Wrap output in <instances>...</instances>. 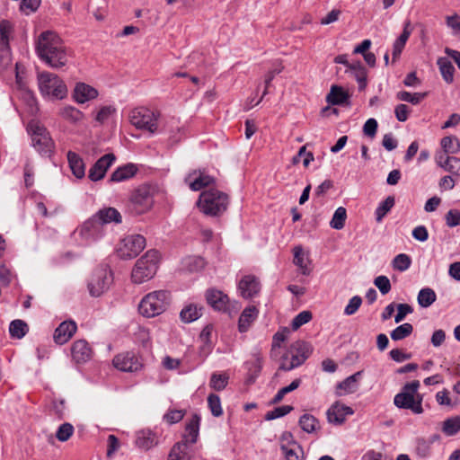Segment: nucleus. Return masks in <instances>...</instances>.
<instances>
[{
  "label": "nucleus",
  "instance_id": "31",
  "mask_svg": "<svg viewBox=\"0 0 460 460\" xmlns=\"http://www.w3.org/2000/svg\"><path fill=\"white\" fill-rule=\"evenodd\" d=\"M58 115L64 120L72 124H78L84 119V114L80 110L71 105L61 108L58 111Z\"/></svg>",
  "mask_w": 460,
  "mask_h": 460
},
{
  "label": "nucleus",
  "instance_id": "37",
  "mask_svg": "<svg viewBox=\"0 0 460 460\" xmlns=\"http://www.w3.org/2000/svg\"><path fill=\"white\" fill-rule=\"evenodd\" d=\"M440 145L446 154H457L460 152V141L455 136L444 137L440 141Z\"/></svg>",
  "mask_w": 460,
  "mask_h": 460
},
{
  "label": "nucleus",
  "instance_id": "54",
  "mask_svg": "<svg viewBox=\"0 0 460 460\" xmlns=\"http://www.w3.org/2000/svg\"><path fill=\"white\" fill-rule=\"evenodd\" d=\"M14 274L4 262L0 261V282L3 286H9L12 282Z\"/></svg>",
  "mask_w": 460,
  "mask_h": 460
},
{
  "label": "nucleus",
  "instance_id": "39",
  "mask_svg": "<svg viewBox=\"0 0 460 460\" xmlns=\"http://www.w3.org/2000/svg\"><path fill=\"white\" fill-rule=\"evenodd\" d=\"M280 449L284 454L286 460H301L303 456V448L297 443L288 447V445L280 446Z\"/></svg>",
  "mask_w": 460,
  "mask_h": 460
},
{
  "label": "nucleus",
  "instance_id": "9",
  "mask_svg": "<svg viewBox=\"0 0 460 460\" xmlns=\"http://www.w3.org/2000/svg\"><path fill=\"white\" fill-rule=\"evenodd\" d=\"M157 119L158 114L145 107L135 108L129 113V121L133 126L152 134L157 130Z\"/></svg>",
  "mask_w": 460,
  "mask_h": 460
},
{
  "label": "nucleus",
  "instance_id": "20",
  "mask_svg": "<svg viewBox=\"0 0 460 460\" xmlns=\"http://www.w3.org/2000/svg\"><path fill=\"white\" fill-rule=\"evenodd\" d=\"M97 96L98 91L85 83H77L73 91V99L79 104L93 100Z\"/></svg>",
  "mask_w": 460,
  "mask_h": 460
},
{
  "label": "nucleus",
  "instance_id": "59",
  "mask_svg": "<svg viewBox=\"0 0 460 460\" xmlns=\"http://www.w3.org/2000/svg\"><path fill=\"white\" fill-rule=\"evenodd\" d=\"M40 1L41 0H22L20 9L22 12L29 14L39 8Z\"/></svg>",
  "mask_w": 460,
  "mask_h": 460
},
{
  "label": "nucleus",
  "instance_id": "48",
  "mask_svg": "<svg viewBox=\"0 0 460 460\" xmlns=\"http://www.w3.org/2000/svg\"><path fill=\"white\" fill-rule=\"evenodd\" d=\"M411 264V257L405 253H400L396 255L392 261V266L394 270L401 272L407 270L410 268Z\"/></svg>",
  "mask_w": 460,
  "mask_h": 460
},
{
  "label": "nucleus",
  "instance_id": "60",
  "mask_svg": "<svg viewBox=\"0 0 460 460\" xmlns=\"http://www.w3.org/2000/svg\"><path fill=\"white\" fill-rule=\"evenodd\" d=\"M184 417V411L181 410H171L164 416V420L169 424H174L181 421Z\"/></svg>",
  "mask_w": 460,
  "mask_h": 460
},
{
  "label": "nucleus",
  "instance_id": "57",
  "mask_svg": "<svg viewBox=\"0 0 460 460\" xmlns=\"http://www.w3.org/2000/svg\"><path fill=\"white\" fill-rule=\"evenodd\" d=\"M362 304V298L359 296H354L351 297L344 309V314L352 315L354 314Z\"/></svg>",
  "mask_w": 460,
  "mask_h": 460
},
{
  "label": "nucleus",
  "instance_id": "6",
  "mask_svg": "<svg viewBox=\"0 0 460 460\" xmlns=\"http://www.w3.org/2000/svg\"><path fill=\"white\" fill-rule=\"evenodd\" d=\"M39 89L42 96L54 100H62L67 95L64 81L56 74L42 72L38 75Z\"/></svg>",
  "mask_w": 460,
  "mask_h": 460
},
{
  "label": "nucleus",
  "instance_id": "5",
  "mask_svg": "<svg viewBox=\"0 0 460 460\" xmlns=\"http://www.w3.org/2000/svg\"><path fill=\"white\" fill-rule=\"evenodd\" d=\"M170 300V293L166 290L148 293L140 301L138 311L145 317H155L166 310Z\"/></svg>",
  "mask_w": 460,
  "mask_h": 460
},
{
  "label": "nucleus",
  "instance_id": "45",
  "mask_svg": "<svg viewBox=\"0 0 460 460\" xmlns=\"http://www.w3.org/2000/svg\"><path fill=\"white\" fill-rule=\"evenodd\" d=\"M442 431L447 436H454L460 431V416L447 419L443 422Z\"/></svg>",
  "mask_w": 460,
  "mask_h": 460
},
{
  "label": "nucleus",
  "instance_id": "22",
  "mask_svg": "<svg viewBox=\"0 0 460 460\" xmlns=\"http://www.w3.org/2000/svg\"><path fill=\"white\" fill-rule=\"evenodd\" d=\"M199 424L200 417L198 414L192 415L186 424L185 432L183 434L182 440L180 443H184L186 447L195 444L199 434Z\"/></svg>",
  "mask_w": 460,
  "mask_h": 460
},
{
  "label": "nucleus",
  "instance_id": "15",
  "mask_svg": "<svg viewBox=\"0 0 460 460\" xmlns=\"http://www.w3.org/2000/svg\"><path fill=\"white\" fill-rule=\"evenodd\" d=\"M113 365L117 369L124 372H136L142 367L138 358L129 352L117 355L113 358Z\"/></svg>",
  "mask_w": 460,
  "mask_h": 460
},
{
  "label": "nucleus",
  "instance_id": "61",
  "mask_svg": "<svg viewBox=\"0 0 460 460\" xmlns=\"http://www.w3.org/2000/svg\"><path fill=\"white\" fill-rule=\"evenodd\" d=\"M411 313H412V307L410 305H408V304L397 305V314H395L394 322L396 323H401L405 318V316Z\"/></svg>",
  "mask_w": 460,
  "mask_h": 460
},
{
  "label": "nucleus",
  "instance_id": "34",
  "mask_svg": "<svg viewBox=\"0 0 460 460\" xmlns=\"http://www.w3.org/2000/svg\"><path fill=\"white\" fill-rule=\"evenodd\" d=\"M437 65L444 81L447 84H452L454 82V74L456 69L451 61L447 58H438Z\"/></svg>",
  "mask_w": 460,
  "mask_h": 460
},
{
  "label": "nucleus",
  "instance_id": "30",
  "mask_svg": "<svg viewBox=\"0 0 460 460\" xmlns=\"http://www.w3.org/2000/svg\"><path fill=\"white\" fill-rule=\"evenodd\" d=\"M293 252L294 264L299 268L303 275L308 276L311 273V269L309 268L310 259L308 255L304 252L301 246H296Z\"/></svg>",
  "mask_w": 460,
  "mask_h": 460
},
{
  "label": "nucleus",
  "instance_id": "16",
  "mask_svg": "<svg viewBox=\"0 0 460 460\" xmlns=\"http://www.w3.org/2000/svg\"><path fill=\"white\" fill-rule=\"evenodd\" d=\"M116 157L113 154H107L98 159L89 170V178L93 181H99L105 176L107 170L111 166Z\"/></svg>",
  "mask_w": 460,
  "mask_h": 460
},
{
  "label": "nucleus",
  "instance_id": "33",
  "mask_svg": "<svg viewBox=\"0 0 460 460\" xmlns=\"http://www.w3.org/2000/svg\"><path fill=\"white\" fill-rule=\"evenodd\" d=\"M349 98L348 93L342 87L332 85L326 96V102L331 105H342L348 102Z\"/></svg>",
  "mask_w": 460,
  "mask_h": 460
},
{
  "label": "nucleus",
  "instance_id": "58",
  "mask_svg": "<svg viewBox=\"0 0 460 460\" xmlns=\"http://www.w3.org/2000/svg\"><path fill=\"white\" fill-rule=\"evenodd\" d=\"M374 284L383 295L387 294L391 290V283L386 276L376 277Z\"/></svg>",
  "mask_w": 460,
  "mask_h": 460
},
{
  "label": "nucleus",
  "instance_id": "1",
  "mask_svg": "<svg viewBox=\"0 0 460 460\" xmlns=\"http://www.w3.org/2000/svg\"><path fill=\"white\" fill-rule=\"evenodd\" d=\"M39 57L52 68H60L67 63V49L60 37L53 31L42 32L37 42Z\"/></svg>",
  "mask_w": 460,
  "mask_h": 460
},
{
  "label": "nucleus",
  "instance_id": "41",
  "mask_svg": "<svg viewBox=\"0 0 460 460\" xmlns=\"http://www.w3.org/2000/svg\"><path fill=\"white\" fill-rule=\"evenodd\" d=\"M229 376L225 373H213L209 380V386L215 391H222L228 385Z\"/></svg>",
  "mask_w": 460,
  "mask_h": 460
},
{
  "label": "nucleus",
  "instance_id": "62",
  "mask_svg": "<svg viewBox=\"0 0 460 460\" xmlns=\"http://www.w3.org/2000/svg\"><path fill=\"white\" fill-rule=\"evenodd\" d=\"M411 109L406 104H398L394 109V114L398 121L404 122L408 119Z\"/></svg>",
  "mask_w": 460,
  "mask_h": 460
},
{
  "label": "nucleus",
  "instance_id": "51",
  "mask_svg": "<svg viewBox=\"0 0 460 460\" xmlns=\"http://www.w3.org/2000/svg\"><path fill=\"white\" fill-rule=\"evenodd\" d=\"M73 433H74L73 425L68 422H65L58 427L57 433H56V437L59 441L65 442L70 438V437L73 435Z\"/></svg>",
  "mask_w": 460,
  "mask_h": 460
},
{
  "label": "nucleus",
  "instance_id": "38",
  "mask_svg": "<svg viewBox=\"0 0 460 460\" xmlns=\"http://www.w3.org/2000/svg\"><path fill=\"white\" fill-rule=\"evenodd\" d=\"M437 299L435 291L430 288H425L420 290L418 294V303L421 307L430 306Z\"/></svg>",
  "mask_w": 460,
  "mask_h": 460
},
{
  "label": "nucleus",
  "instance_id": "23",
  "mask_svg": "<svg viewBox=\"0 0 460 460\" xmlns=\"http://www.w3.org/2000/svg\"><path fill=\"white\" fill-rule=\"evenodd\" d=\"M76 329L77 326L74 321L61 323L54 332L55 342L60 345L66 343L75 333Z\"/></svg>",
  "mask_w": 460,
  "mask_h": 460
},
{
  "label": "nucleus",
  "instance_id": "36",
  "mask_svg": "<svg viewBox=\"0 0 460 460\" xmlns=\"http://www.w3.org/2000/svg\"><path fill=\"white\" fill-rule=\"evenodd\" d=\"M168 460H190L188 447L184 443H176L169 453Z\"/></svg>",
  "mask_w": 460,
  "mask_h": 460
},
{
  "label": "nucleus",
  "instance_id": "27",
  "mask_svg": "<svg viewBox=\"0 0 460 460\" xmlns=\"http://www.w3.org/2000/svg\"><path fill=\"white\" fill-rule=\"evenodd\" d=\"M259 311L256 306L251 305L246 307L241 314L238 321V330L240 332H245L251 324L258 317Z\"/></svg>",
  "mask_w": 460,
  "mask_h": 460
},
{
  "label": "nucleus",
  "instance_id": "21",
  "mask_svg": "<svg viewBox=\"0 0 460 460\" xmlns=\"http://www.w3.org/2000/svg\"><path fill=\"white\" fill-rule=\"evenodd\" d=\"M72 358L76 363H85L93 355V350L85 340L75 341L71 348Z\"/></svg>",
  "mask_w": 460,
  "mask_h": 460
},
{
  "label": "nucleus",
  "instance_id": "64",
  "mask_svg": "<svg viewBox=\"0 0 460 460\" xmlns=\"http://www.w3.org/2000/svg\"><path fill=\"white\" fill-rule=\"evenodd\" d=\"M115 111V109L111 106H103L101 108V110L97 112L95 119L96 121L100 123L105 122L110 116Z\"/></svg>",
  "mask_w": 460,
  "mask_h": 460
},
{
  "label": "nucleus",
  "instance_id": "35",
  "mask_svg": "<svg viewBox=\"0 0 460 460\" xmlns=\"http://www.w3.org/2000/svg\"><path fill=\"white\" fill-rule=\"evenodd\" d=\"M202 306L194 304L187 305L180 313L181 320L184 323H192L202 315Z\"/></svg>",
  "mask_w": 460,
  "mask_h": 460
},
{
  "label": "nucleus",
  "instance_id": "10",
  "mask_svg": "<svg viewBox=\"0 0 460 460\" xmlns=\"http://www.w3.org/2000/svg\"><path fill=\"white\" fill-rule=\"evenodd\" d=\"M112 274L108 266L97 268L88 282V289L93 296H100L112 283Z\"/></svg>",
  "mask_w": 460,
  "mask_h": 460
},
{
  "label": "nucleus",
  "instance_id": "17",
  "mask_svg": "<svg viewBox=\"0 0 460 460\" xmlns=\"http://www.w3.org/2000/svg\"><path fill=\"white\" fill-rule=\"evenodd\" d=\"M206 300L208 304L215 310L226 312L229 308V297L222 291L210 288L206 292Z\"/></svg>",
  "mask_w": 460,
  "mask_h": 460
},
{
  "label": "nucleus",
  "instance_id": "2",
  "mask_svg": "<svg viewBox=\"0 0 460 460\" xmlns=\"http://www.w3.org/2000/svg\"><path fill=\"white\" fill-rule=\"evenodd\" d=\"M229 195L215 188L203 190L197 201L199 210L207 216L219 217L229 206Z\"/></svg>",
  "mask_w": 460,
  "mask_h": 460
},
{
  "label": "nucleus",
  "instance_id": "28",
  "mask_svg": "<svg viewBox=\"0 0 460 460\" xmlns=\"http://www.w3.org/2000/svg\"><path fill=\"white\" fill-rule=\"evenodd\" d=\"M361 375V372L358 371L347 378H345L342 382L337 385V394L341 396L344 394H353L358 388V381Z\"/></svg>",
  "mask_w": 460,
  "mask_h": 460
},
{
  "label": "nucleus",
  "instance_id": "55",
  "mask_svg": "<svg viewBox=\"0 0 460 460\" xmlns=\"http://www.w3.org/2000/svg\"><path fill=\"white\" fill-rule=\"evenodd\" d=\"M312 319V314L309 311L300 312L292 321V328L294 330L298 329L303 324L307 323Z\"/></svg>",
  "mask_w": 460,
  "mask_h": 460
},
{
  "label": "nucleus",
  "instance_id": "14",
  "mask_svg": "<svg viewBox=\"0 0 460 460\" xmlns=\"http://www.w3.org/2000/svg\"><path fill=\"white\" fill-rule=\"evenodd\" d=\"M184 181L193 191L213 186L216 183V179L213 176L200 169L190 172Z\"/></svg>",
  "mask_w": 460,
  "mask_h": 460
},
{
  "label": "nucleus",
  "instance_id": "63",
  "mask_svg": "<svg viewBox=\"0 0 460 460\" xmlns=\"http://www.w3.org/2000/svg\"><path fill=\"white\" fill-rule=\"evenodd\" d=\"M377 121L375 119H368L363 126V133L373 138L377 131Z\"/></svg>",
  "mask_w": 460,
  "mask_h": 460
},
{
  "label": "nucleus",
  "instance_id": "47",
  "mask_svg": "<svg viewBox=\"0 0 460 460\" xmlns=\"http://www.w3.org/2000/svg\"><path fill=\"white\" fill-rule=\"evenodd\" d=\"M10 335L13 338L21 339L28 332V325L22 320H13L9 327Z\"/></svg>",
  "mask_w": 460,
  "mask_h": 460
},
{
  "label": "nucleus",
  "instance_id": "56",
  "mask_svg": "<svg viewBox=\"0 0 460 460\" xmlns=\"http://www.w3.org/2000/svg\"><path fill=\"white\" fill-rule=\"evenodd\" d=\"M446 225L448 227H456L460 226V210L458 209H450L445 215Z\"/></svg>",
  "mask_w": 460,
  "mask_h": 460
},
{
  "label": "nucleus",
  "instance_id": "19",
  "mask_svg": "<svg viewBox=\"0 0 460 460\" xmlns=\"http://www.w3.org/2000/svg\"><path fill=\"white\" fill-rule=\"evenodd\" d=\"M354 411L350 407L335 402L327 411L326 414L330 423L341 425L345 421L348 415H352Z\"/></svg>",
  "mask_w": 460,
  "mask_h": 460
},
{
  "label": "nucleus",
  "instance_id": "18",
  "mask_svg": "<svg viewBox=\"0 0 460 460\" xmlns=\"http://www.w3.org/2000/svg\"><path fill=\"white\" fill-rule=\"evenodd\" d=\"M238 289L241 296L245 298H252L256 296L261 289V284L253 275H246L241 279L238 284Z\"/></svg>",
  "mask_w": 460,
  "mask_h": 460
},
{
  "label": "nucleus",
  "instance_id": "53",
  "mask_svg": "<svg viewBox=\"0 0 460 460\" xmlns=\"http://www.w3.org/2000/svg\"><path fill=\"white\" fill-rule=\"evenodd\" d=\"M444 169L455 175L460 176V158L456 156L446 157Z\"/></svg>",
  "mask_w": 460,
  "mask_h": 460
},
{
  "label": "nucleus",
  "instance_id": "29",
  "mask_svg": "<svg viewBox=\"0 0 460 460\" xmlns=\"http://www.w3.org/2000/svg\"><path fill=\"white\" fill-rule=\"evenodd\" d=\"M137 167L134 164H127L117 168L111 175V181L120 182L131 179L136 175Z\"/></svg>",
  "mask_w": 460,
  "mask_h": 460
},
{
  "label": "nucleus",
  "instance_id": "12",
  "mask_svg": "<svg viewBox=\"0 0 460 460\" xmlns=\"http://www.w3.org/2000/svg\"><path fill=\"white\" fill-rule=\"evenodd\" d=\"M146 246V239L140 234L126 236L118 248V254L122 259H131L137 256Z\"/></svg>",
  "mask_w": 460,
  "mask_h": 460
},
{
  "label": "nucleus",
  "instance_id": "7",
  "mask_svg": "<svg viewBox=\"0 0 460 460\" xmlns=\"http://www.w3.org/2000/svg\"><path fill=\"white\" fill-rule=\"evenodd\" d=\"M154 205L153 190L148 185L139 186L131 195L128 203V210L134 216L149 211Z\"/></svg>",
  "mask_w": 460,
  "mask_h": 460
},
{
  "label": "nucleus",
  "instance_id": "24",
  "mask_svg": "<svg viewBox=\"0 0 460 460\" xmlns=\"http://www.w3.org/2000/svg\"><path fill=\"white\" fill-rule=\"evenodd\" d=\"M136 446L142 450H149L158 444L157 436L150 429H141L136 433Z\"/></svg>",
  "mask_w": 460,
  "mask_h": 460
},
{
  "label": "nucleus",
  "instance_id": "40",
  "mask_svg": "<svg viewBox=\"0 0 460 460\" xmlns=\"http://www.w3.org/2000/svg\"><path fill=\"white\" fill-rule=\"evenodd\" d=\"M395 199L394 196H388L384 201H382L376 209V220L379 223L383 220L385 215L394 206Z\"/></svg>",
  "mask_w": 460,
  "mask_h": 460
},
{
  "label": "nucleus",
  "instance_id": "49",
  "mask_svg": "<svg viewBox=\"0 0 460 460\" xmlns=\"http://www.w3.org/2000/svg\"><path fill=\"white\" fill-rule=\"evenodd\" d=\"M208 406L214 417H220L223 415L221 400L217 394H210L208 396Z\"/></svg>",
  "mask_w": 460,
  "mask_h": 460
},
{
  "label": "nucleus",
  "instance_id": "11",
  "mask_svg": "<svg viewBox=\"0 0 460 460\" xmlns=\"http://www.w3.org/2000/svg\"><path fill=\"white\" fill-rule=\"evenodd\" d=\"M29 131L31 134L32 145L38 152L45 155L51 152L53 142L46 128L39 122L31 121Z\"/></svg>",
  "mask_w": 460,
  "mask_h": 460
},
{
  "label": "nucleus",
  "instance_id": "43",
  "mask_svg": "<svg viewBox=\"0 0 460 460\" xmlns=\"http://www.w3.org/2000/svg\"><path fill=\"white\" fill-rule=\"evenodd\" d=\"M427 96V93H411L406 91L398 92L396 98L402 102H410L413 105L419 104Z\"/></svg>",
  "mask_w": 460,
  "mask_h": 460
},
{
  "label": "nucleus",
  "instance_id": "4",
  "mask_svg": "<svg viewBox=\"0 0 460 460\" xmlns=\"http://www.w3.org/2000/svg\"><path fill=\"white\" fill-rule=\"evenodd\" d=\"M159 257L158 251L149 250L139 258L132 270V281L136 284H141L151 279L156 273Z\"/></svg>",
  "mask_w": 460,
  "mask_h": 460
},
{
  "label": "nucleus",
  "instance_id": "26",
  "mask_svg": "<svg viewBox=\"0 0 460 460\" xmlns=\"http://www.w3.org/2000/svg\"><path fill=\"white\" fill-rule=\"evenodd\" d=\"M93 217L102 223V227L110 223H121L122 217L120 213L114 208H103L100 209Z\"/></svg>",
  "mask_w": 460,
  "mask_h": 460
},
{
  "label": "nucleus",
  "instance_id": "8",
  "mask_svg": "<svg viewBox=\"0 0 460 460\" xmlns=\"http://www.w3.org/2000/svg\"><path fill=\"white\" fill-rule=\"evenodd\" d=\"M312 351L313 348L308 342L303 341H296L293 342L289 348L291 360L290 362H288V357H284L279 366V369L289 371L301 366L309 358Z\"/></svg>",
  "mask_w": 460,
  "mask_h": 460
},
{
  "label": "nucleus",
  "instance_id": "25",
  "mask_svg": "<svg viewBox=\"0 0 460 460\" xmlns=\"http://www.w3.org/2000/svg\"><path fill=\"white\" fill-rule=\"evenodd\" d=\"M411 22L407 21L404 23L403 31L401 35L395 40L393 45V63L400 58L402 49L405 47L407 40L411 34Z\"/></svg>",
  "mask_w": 460,
  "mask_h": 460
},
{
  "label": "nucleus",
  "instance_id": "13",
  "mask_svg": "<svg viewBox=\"0 0 460 460\" xmlns=\"http://www.w3.org/2000/svg\"><path fill=\"white\" fill-rule=\"evenodd\" d=\"M75 233L81 237L85 244H91L99 240L104 234V228L93 216L84 222Z\"/></svg>",
  "mask_w": 460,
  "mask_h": 460
},
{
  "label": "nucleus",
  "instance_id": "50",
  "mask_svg": "<svg viewBox=\"0 0 460 460\" xmlns=\"http://www.w3.org/2000/svg\"><path fill=\"white\" fill-rule=\"evenodd\" d=\"M284 69V66L281 65V64H278L276 65L272 69H270L266 75H265V77H264V84H265V89L263 91V93H262V96L266 95L268 93V88L270 87V83L272 82V80L274 79L275 75H279L282 72V70ZM263 97H261L257 102L256 104L260 103V102L261 101Z\"/></svg>",
  "mask_w": 460,
  "mask_h": 460
},
{
  "label": "nucleus",
  "instance_id": "46",
  "mask_svg": "<svg viewBox=\"0 0 460 460\" xmlns=\"http://www.w3.org/2000/svg\"><path fill=\"white\" fill-rule=\"evenodd\" d=\"M413 332V326L405 323L403 324L399 325L391 332V338L393 341H401L407 337H409Z\"/></svg>",
  "mask_w": 460,
  "mask_h": 460
},
{
  "label": "nucleus",
  "instance_id": "42",
  "mask_svg": "<svg viewBox=\"0 0 460 460\" xmlns=\"http://www.w3.org/2000/svg\"><path fill=\"white\" fill-rule=\"evenodd\" d=\"M298 422L301 429L306 433H312L315 431L319 425L318 420L309 413L302 415Z\"/></svg>",
  "mask_w": 460,
  "mask_h": 460
},
{
  "label": "nucleus",
  "instance_id": "52",
  "mask_svg": "<svg viewBox=\"0 0 460 460\" xmlns=\"http://www.w3.org/2000/svg\"><path fill=\"white\" fill-rule=\"evenodd\" d=\"M293 410L290 405H282L270 411L265 415V420H272L288 414Z\"/></svg>",
  "mask_w": 460,
  "mask_h": 460
},
{
  "label": "nucleus",
  "instance_id": "32",
  "mask_svg": "<svg viewBox=\"0 0 460 460\" xmlns=\"http://www.w3.org/2000/svg\"><path fill=\"white\" fill-rule=\"evenodd\" d=\"M67 160L72 173L78 179H81L85 174V167L83 159L73 151H68Z\"/></svg>",
  "mask_w": 460,
  "mask_h": 460
},
{
  "label": "nucleus",
  "instance_id": "3",
  "mask_svg": "<svg viewBox=\"0 0 460 460\" xmlns=\"http://www.w3.org/2000/svg\"><path fill=\"white\" fill-rule=\"evenodd\" d=\"M420 385L419 380L405 384L401 392L394 396V405L399 409L410 410L414 414L423 413V394L418 392Z\"/></svg>",
  "mask_w": 460,
  "mask_h": 460
},
{
  "label": "nucleus",
  "instance_id": "44",
  "mask_svg": "<svg viewBox=\"0 0 460 460\" xmlns=\"http://www.w3.org/2000/svg\"><path fill=\"white\" fill-rule=\"evenodd\" d=\"M346 218H347L346 209L343 207H339L335 210V212L332 216V218L330 222L331 227L333 229H336V230L342 229L345 226Z\"/></svg>",
  "mask_w": 460,
  "mask_h": 460
}]
</instances>
